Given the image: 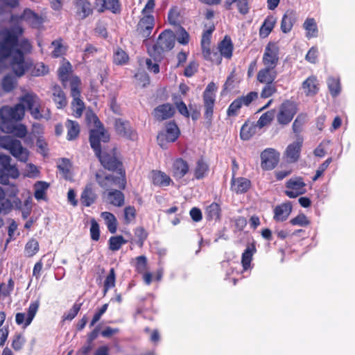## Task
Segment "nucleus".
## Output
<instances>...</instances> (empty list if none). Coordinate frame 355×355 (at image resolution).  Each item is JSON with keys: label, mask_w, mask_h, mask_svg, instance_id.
Returning <instances> with one entry per match:
<instances>
[{"label": "nucleus", "mask_w": 355, "mask_h": 355, "mask_svg": "<svg viewBox=\"0 0 355 355\" xmlns=\"http://www.w3.org/2000/svg\"><path fill=\"white\" fill-rule=\"evenodd\" d=\"M276 23V18L270 15L268 16L263 23L262 24L260 29H259V35L262 38H265L268 36V35L271 33L272 31L275 24Z\"/></svg>", "instance_id": "34"}, {"label": "nucleus", "mask_w": 355, "mask_h": 355, "mask_svg": "<svg viewBox=\"0 0 355 355\" xmlns=\"http://www.w3.org/2000/svg\"><path fill=\"white\" fill-rule=\"evenodd\" d=\"M11 20L13 21H19L21 20H24L31 27L35 28H40L44 22L41 16L29 8H26L23 13L20 15H12Z\"/></svg>", "instance_id": "11"}, {"label": "nucleus", "mask_w": 355, "mask_h": 355, "mask_svg": "<svg viewBox=\"0 0 355 355\" xmlns=\"http://www.w3.org/2000/svg\"><path fill=\"white\" fill-rule=\"evenodd\" d=\"M74 5L77 9V14L81 19H85L92 13V8L87 0H76Z\"/></svg>", "instance_id": "29"}, {"label": "nucleus", "mask_w": 355, "mask_h": 355, "mask_svg": "<svg viewBox=\"0 0 355 355\" xmlns=\"http://www.w3.org/2000/svg\"><path fill=\"white\" fill-rule=\"evenodd\" d=\"M206 214L208 220H216L219 219L220 216V208L219 205L216 202L211 203L207 207Z\"/></svg>", "instance_id": "44"}, {"label": "nucleus", "mask_w": 355, "mask_h": 355, "mask_svg": "<svg viewBox=\"0 0 355 355\" xmlns=\"http://www.w3.org/2000/svg\"><path fill=\"white\" fill-rule=\"evenodd\" d=\"M303 89L306 96H313L319 91L318 80L315 76H309L302 84Z\"/></svg>", "instance_id": "22"}, {"label": "nucleus", "mask_w": 355, "mask_h": 355, "mask_svg": "<svg viewBox=\"0 0 355 355\" xmlns=\"http://www.w3.org/2000/svg\"><path fill=\"white\" fill-rule=\"evenodd\" d=\"M251 187V182L245 178H236L234 171L231 180V190L239 193H243L248 191Z\"/></svg>", "instance_id": "21"}, {"label": "nucleus", "mask_w": 355, "mask_h": 355, "mask_svg": "<svg viewBox=\"0 0 355 355\" xmlns=\"http://www.w3.org/2000/svg\"><path fill=\"white\" fill-rule=\"evenodd\" d=\"M114 128L116 133L128 139L135 140L137 138V132L132 128L130 123L121 119L115 120Z\"/></svg>", "instance_id": "14"}, {"label": "nucleus", "mask_w": 355, "mask_h": 355, "mask_svg": "<svg viewBox=\"0 0 355 355\" xmlns=\"http://www.w3.org/2000/svg\"><path fill=\"white\" fill-rule=\"evenodd\" d=\"M25 114V108L21 103H17L12 107L3 106L0 109V123L17 122L21 121Z\"/></svg>", "instance_id": "7"}, {"label": "nucleus", "mask_w": 355, "mask_h": 355, "mask_svg": "<svg viewBox=\"0 0 355 355\" xmlns=\"http://www.w3.org/2000/svg\"><path fill=\"white\" fill-rule=\"evenodd\" d=\"M71 105L73 110V115L76 118L80 117L85 109V104L83 101L80 98L73 100Z\"/></svg>", "instance_id": "54"}, {"label": "nucleus", "mask_w": 355, "mask_h": 355, "mask_svg": "<svg viewBox=\"0 0 355 355\" xmlns=\"http://www.w3.org/2000/svg\"><path fill=\"white\" fill-rule=\"evenodd\" d=\"M256 247L254 244L248 245L241 256V264L243 270L247 271L251 267L252 257L256 252Z\"/></svg>", "instance_id": "28"}, {"label": "nucleus", "mask_w": 355, "mask_h": 355, "mask_svg": "<svg viewBox=\"0 0 355 355\" xmlns=\"http://www.w3.org/2000/svg\"><path fill=\"white\" fill-rule=\"evenodd\" d=\"M51 45L54 47L52 51V56L53 58H58L64 54V49L62 44V40H55L52 42Z\"/></svg>", "instance_id": "55"}, {"label": "nucleus", "mask_w": 355, "mask_h": 355, "mask_svg": "<svg viewBox=\"0 0 355 355\" xmlns=\"http://www.w3.org/2000/svg\"><path fill=\"white\" fill-rule=\"evenodd\" d=\"M119 178H121V176L115 177L112 175H104L103 172L96 173V182L101 187L107 190L113 184H118L119 186Z\"/></svg>", "instance_id": "24"}, {"label": "nucleus", "mask_w": 355, "mask_h": 355, "mask_svg": "<svg viewBox=\"0 0 355 355\" xmlns=\"http://www.w3.org/2000/svg\"><path fill=\"white\" fill-rule=\"evenodd\" d=\"M279 153L273 148H266L261 154V166L263 170L273 169L278 164Z\"/></svg>", "instance_id": "13"}, {"label": "nucleus", "mask_w": 355, "mask_h": 355, "mask_svg": "<svg viewBox=\"0 0 355 355\" xmlns=\"http://www.w3.org/2000/svg\"><path fill=\"white\" fill-rule=\"evenodd\" d=\"M109 140L110 135L103 128L92 130L89 132L90 145L96 156L105 168L118 172V174L121 176V178H119V188L124 189L126 181L122 163L114 155L101 151V142L106 143Z\"/></svg>", "instance_id": "1"}, {"label": "nucleus", "mask_w": 355, "mask_h": 355, "mask_svg": "<svg viewBox=\"0 0 355 355\" xmlns=\"http://www.w3.org/2000/svg\"><path fill=\"white\" fill-rule=\"evenodd\" d=\"M135 217L136 209L134 206H128L124 209V220L126 223H130Z\"/></svg>", "instance_id": "62"}, {"label": "nucleus", "mask_w": 355, "mask_h": 355, "mask_svg": "<svg viewBox=\"0 0 355 355\" xmlns=\"http://www.w3.org/2000/svg\"><path fill=\"white\" fill-rule=\"evenodd\" d=\"M155 26L154 16H143L140 18L137 26V31L142 37L148 39L150 37L153 29Z\"/></svg>", "instance_id": "15"}, {"label": "nucleus", "mask_w": 355, "mask_h": 355, "mask_svg": "<svg viewBox=\"0 0 355 355\" xmlns=\"http://www.w3.org/2000/svg\"><path fill=\"white\" fill-rule=\"evenodd\" d=\"M279 61V47L275 42H269L264 49L262 62L264 67L275 69Z\"/></svg>", "instance_id": "9"}, {"label": "nucleus", "mask_w": 355, "mask_h": 355, "mask_svg": "<svg viewBox=\"0 0 355 355\" xmlns=\"http://www.w3.org/2000/svg\"><path fill=\"white\" fill-rule=\"evenodd\" d=\"M216 87L214 83H209L206 89H205L202 95L203 104L205 108L204 116L206 120V123L210 125L214 114V107L216 101L215 92Z\"/></svg>", "instance_id": "6"}, {"label": "nucleus", "mask_w": 355, "mask_h": 355, "mask_svg": "<svg viewBox=\"0 0 355 355\" xmlns=\"http://www.w3.org/2000/svg\"><path fill=\"white\" fill-rule=\"evenodd\" d=\"M31 116L37 120L44 119L49 120L51 118V113L49 109H40L37 104L35 105L30 111Z\"/></svg>", "instance_id": "41"}, {"label": "nucleus", "mask_w": 355, "mask_h": 355, "mask_svg": "<svg viewBox=\"0 0 355 355\" xmlns=\"http://www.w3.org/2000/svg\"><path fill=\"white\" fill-rule=\"evenodd\" d=\"M39 250V243L37 240L32 239L25 246V252L28 257L35 255Z\"/></svg>", "instance_id": "51"}, {"label": "nucleus", "mask_w": 355, "mask_h": 355, "mask_svg": "<svg viewBox=\"0 0 355 355\" xmlns=\"http://www.w3.org/2000/svg\"><path fill=\"white\" fill-rule=\"evenodd\" d=\"M189 171V166L186 160L180 157L175 159L172 165V174L175 180H181Z\"/></svg>", "instance_id": "19"}, {"label": "nucleus", "mask_w": 355, "mask_h": 355, "mask_svg": "<svg viewBox=\"0 0 355 355\" xmlns=\"http://www.w3.org/2000/svg\"><path fill=\"white\" fill-rule=\"evenodd\" d=\"M90 236L93 241H97L100 238V229L98 223L95 219L91 220Z\"/></svg>", "instance_id": "60"}, {"label": "nucleus", "mask_w": 355, "mask_h": 355, "mask_svg": "<svg viewBox=\"0 0 355 355\" xmlns=\"http://www.w3.org/2000/svg\"><path fill=\"white\" fill-rule=\"evenodd\" d=\"M97 198L91 184H87L83 191L80 196V202L85 207L91 206Z\"/></svg>", "instance_id": "27"}, {"label": "nucleus", "mask_w": 355, "mask_h": 355, "mask_svg": "<svg viewBox=\"0 0 355 355\" xmlns=\"http://www.w3.org/2000/svg\"><path fill=\"white\" fill-rule=\"evenodd\" d=\"M277 77L275 69L264 67L260 69L257 75V80L261 83H272Z\"/></svg>", "instance_id": "25"}, {"label": "nucleus", "mask_w": 355, "mask_h": 355, "mask_svg": "<svg viewBox=\"0 0 355 355\" xmlns=\"http://www.w3.org/2000/svg\"><path fill=\"white\" fill-rule=\"evenodd\" d=\"M171 181V178L165 173L159 171L153 172V182L155 185L166 187L170 184Z\"/></svg>", "instance_id": "38"}, {"label": "nucleus", "mask_w": 355, "mask_h": 355, "mask_svg": "<svg viewBox=\"0 0 355 355\" xmlns=\"http://www.w3.org/2000/svg\"><path fill=\"white\" fill-rule=\"evenodd\" d=\"M80 80L78 77H74L71 81V95L73 100L80 98V91L78 88Z\"/></svg>", "instance_id": "52"}, {"label": "nucleus", "mask_w": 355, "mask_h": 355, "mask_svg": "<svg viewBox=\"0 0 355 355\" xmlns=\"http://www.w3.org/2000/svg\"><path fill=\"white\" fill-rule=\"evenodd\" d=\"M65 125L67 128V138L69 141L75 139L80 133V126L77 121L67 119Z\"/></svg>", "instance_id": "36"}, {"label": "nucleus", "mask_w": 355, "mask_h": 355, "mask_svg": "<svg viewBox=\"0 0 355 355\" xmlns=\"http://www.w3.org/2000/svg\"><path fill=\"white\" fill-rule=\"evenodd\" d=\"M39 308V302L37 301L31 303L28 309V313L26 318L25 327L28 326L33 321Z\"/></svg>", "instance_id": "49"}, {"label": "nucleus", "mask_w": 355, "mask_h": 355, "mask_svg": "<svg viewBox=\"0 0 355 355\" xmlns=\"http://www.w3.org/2000/svg\"><path fill=\"white\" fill-rule=\"evenodd\" d=\"M39 98L37 96L33 93H28L24 94L20 98V102L24 105V107H26L27 110L30 111L36 104H37Z\"/></svg>", "instance_id": "39"}, {"label": "nucleus", "mask_w": 355, "mask_h": 355, "mask_svg": "<svg viewBox=\"0 0 355 355\" xmlns=\"http://www.w3.org/2000/svg\"><path fill=\"white\" fill-rule=\"evenodd\" d=\"M32 44L28 39H21L19 48L10 55V65L12 72L18 77H21L31 69L33 62L31 59L25 58V55L31 53Z\"/></svg>", "instance_id": "2"}, {"label": "nucleus", "mask_w": 355, "mask_h": 355, "mask_svg": "<svg viewBox=\"0 0 355 355\" xmlns=\"http://www.w3.org/2000/svg\"><path fill=\"white\" fill-rule=\"evenodd\" d=\"M306 117V114L301 113L297 115L293 123V130L294 132L298 133L301 131L302 126L305 123Z\"/></svg>", "instance_id": "56"}, {"label": "nucleus", "mask_w": 355, "mask_h": 355, "mask_svg": "<svg viewBox=\"0 0 355 355\" xmlns=\"http://www.w3.org/2000/svg\"><path fill=\"white\" fill-rule=\"evenodd\" d=\"M175 110L173 105L170 103H164L157 106L153 112L155 118L162 121L166 120L173 116Z\"/></svg>", "instance_id": "23"}, {"label": "nucleus", "mask_w": 355, "mask_h": 355, "mask_svg": "<svg viewBox=\"0 0 355 355\" xmlns=\"http://www.w3.org/2000/svg\"><path fill=\"white\" fill-rule=\"evenodd\" d=\"M305 186L306 184L302 177H293L286 182V187L287 190L284 193L288 198H295L305 193Z\"/></svg>", "instance_id": "10"}, {"label": "nucleus", "mask_w": 355, "mask_h": 355, "mask_svg": "<svg viewBox=\"0 0 355 355\" xmlns=\"http://www.w3.org/2000/svg\"><path fill=\"white\" fill-rule=\"evenodd\" d=\"M127 241L122 236H111L109 239V248L112 251L119 250Z\"/></svg>", "instance_id": "45"}, {"label": "nucleus", "mask_w": 355, "mask_h": 355, "mask_svg": "<svg viewBox=\"0 0 355 355\" xmlns=\"http://www.w3.org/2000/svg\"><path fill=\"white\" fill-rule=\"evenodd\" d=\"M264 84L265 85L261 92V97L266 98L270 97L273 94H275L277 92V88L273 83Z\"/></svg>", "instance_id": "57"}, {"label": "nucleus", "mask_w": 355, "mask_h": 355, "mask_svg": "<svg viewBox=\"0 0 355 355\" xmlns=\"http://www.w3.org/2000/svg\"><path fill=\"white\" fill-rule=\"evenodd\" d=\"M24 29L20 26L0 31V58H8L19 48Z\"/></svg>", "instance_id": "3"}, {"label": "nucleus", "mask_w": 355, "mask_h": 355, "mask_svg": "<svg viewBox=\"0 0 355 355\" xmlns=\"http://www.w3.org/2000/svg\"><path fill=\"white\" fill-rule=\"evenodd\" d=\"M82 304L75 303L72 308L63 315L64 320H72L78 313Z\"/></svg>", "instance_id": "58"}, {"label": "nucleus", "mask_w": 355, "mask_h": 355, "mask_svg": "<svg viewBox=\"0 0 355 355\" xmlns=\"http://www.w3.org/2000/svg\"><path fill=\"white\" fill-rule=\"evenodd\" d=\"M327 85L331 96L334 98L338 96L341 92V85L339 77L329 76L327 79Z\"/></svg>", "instance_id": "30"}, {"label": "nucleus", "mask_w": 355, "mask_h": 355, "mask_svg": "<svg viewBox=\"0 0 355 355\" xmlns=\"http://www.w3.org/2000/svg\"><path fill=\"white\" fill-rule=\"evenodd\" d=\"M49 184L46 182L38 181L35 185L34 196L37 200H44L46 196V191L48 189Z\"/></svg>", "instance_id": "40"}, {"label": "nucleus", "mask_w": 355, "mask_h": 355, "mask_svg": "<svg viewBox=\"0 0 355 355\" xmlns=\"http://www.w3.org/2000/svg\"><path fill=\"white\" fill-rule=\"evenodd\" d=\"M208 171V164L202 158H200L196 162L193 169L194 178L196 180L203 179L207 175Z\"/></svg>", "instance_id": "35"}, {"label": "nucleus", "mask_w": 355, "mask_h": 355, "mask_svg": "<svg viewBox=\"0 0 355 355\" xmlns=\"http://www.w3.org/2000/svg\"><path fill=\"white\" fill-rule=\"evenodd\" d=\"M94 5L98 12L110 10L114 14H118L121 12L119 0H96Z\"/></svg>", "instance_id": "17"}, {"label": "nucleus", "mask_w": 355, "mask_h": 355, "mask_svg": "<svg viewBox=\"0 0 355 355\" xmlns=\"http://www.w3.org/2000/svg\"><path fill=\"white\" fill-rule=\"evenodd\" d=\"M175 35L171 30H165L159 35L156 44L148 48L149 55L156 61H160L166 51L171 50L175 45Z\"/></svg>", "instance_id": "4"}, {"label": "nucleus", "mask_w": 355, "mask_h": 355, "mask_svg": "<svg viewBox=\"0 0 355 355\" xmlns=\"http://www.w3.org/2000/svg\"><path fill=\"white\" fill-rule=\"evenodd\" d=\"M15 85V80L11 76L7 75V76H4L3 78L2 79L1 87H2L3 90L5 92H11L14 89Z\"/></svg>", "instance_id": "53"}, {"label": "nucleus", "mask_w": 355, "mask_h": 355, "mask_svg": "<svg viewBox=\"0 0 355 355\" xmlns=\"http://www.w3.org/2000/svg\"><path fill=\"white\" fill-rule=\"evenodd\" d=\"M0 129L6 133L12 134L19 138H24L27 134L26 125L23 124H17V122L8 125L6 123H0Z\"/></svg>", "instance_id": "20"}, {"label": "nucleus", "mask_w": 355, "mask_h": 355, "mask_svg": "<svg viewBox=\"0 0 355 355\" xmlns=\"http://www.w3.org/2000/svg\"><path fill=\"white\" fill-rule=\"evenodd\" d=\"M28 71L32 76H43L49 73V67L43 62L33 63L31 69Z\"/></svg>", "instance_id": "43"}, {"label": "nucleus", "mask_w": 355, "mask_h": 355, "mask_svg": "<svg viewBox=\"0 0 355 355\" xmlns=\"http://www.w3.org/2000/svg\"><path fill=\"white\" fill-rule=\"evenodd\" d=\"M295 21V15L293 11L287 10L284 15L281 21V30L287 33L291 31Z\"/></svg>", "instance_id": "31"}, {"label": "nucleus", "mask_w": 355, "mask_h": 355, "mask_svg": "<svg viewBox=\"0 0 355 355\" xmlns=\"http://www.w3.org/2000/svg\"><path fill=\"white\" fill-rule=\"evenodd\" d=\"M24 343H25L24 337L21 334H15L13 338L12 342V347L15 350L19 351L23 347Z\"/></svg>", "instance_id": "64"}, {"label": "nucleus", "mask_w": 355, "mask_h": 355, "mask_svg": "<svg viewBox=\"0 0 355 355\" xmlns=\"http://www.w3.org/2000/svg\"><path fill=\"white\" fill-rule=\"evenodd\" d=\"M292 209V203L289 201L277 205L273 209V219L276 222H283L286 220L291 214Z\"/></svg>", "instance_id": "16"}, {"label": "nucleus", "mask_w": 355, "mask_h": 355, "mask_svg": "<svg viewBox=\"0 0 355 355\" xmlns=\"http://www.w3.org/2000/svg\"><path fill=\"white\" fill-rule=\"evenodd\" d=\"M135 236L137 239L136 243L139 247H142L148 237V233L143 227H138L135 230Z\"/></svg>", "instance_id": "50"}, {"label": "nucleus", "mask_w": 355, "mask_h": 355, "mask_svg": "<svg viewBox=\"0 0 355 355\" xmlns=\"http://www.w3.org/2000/svg\"><path fill=\"white\" fill-rule=\"evenodd\" d=\"M318 48L315 46H312L307 52V53L305 56V60L311 64H315L318 61Z\"/></svg>", "instance_id": "63"}, {"label": "nucleus", "mask_w": 355, "mask_h": 355, "mask_svg": "<svg viewBox=\"0 0 355 355\" xmlns=\"http://www.w3.org/2000/svg\"><path fill=\"white\" fill-rule=\"evenodd\" d=\"M101 217L105 220L109 232L114 234L117 228V220L115 216L110 212L104 211L101 213Z\"/></svg>", "instance_id": "37"}, {"label": "nucleus", "mask_w": 355, "mask_h": 355, "mask_svg": "<svg viewBox=\"0 0 355 355\" xmlns=\"http://www.w3.org/2000/svg\"><path fill=\"white\" fill-rule=\"evenodd\" d=\"M303 27L307 31L308 37H316L318 36V26L313 18H307L304 22Z\"/></svg>", "instance_id": "42"}, {"label": "nucleus", "mask_w": 355, "mask_h": 355, "mask_svg": "<svg viewBox=\"0 0 355 355\" xmlns=\"http://www.w3.org/2000/svg\"><path fill=\"white\" fill-rule=\"evenodd\" d=\"M128 55L123 49L117 48L113 55L114 62L116 64L122 65L128 60Z\"/></svg>", "instance_id": "47"}, {"label": "nucleus", "mask_w": 355, "mask_h": 355, "mask_svg": "<svg viewBox=\"0 0 355 355\" xmlns=\"http://www.w3.org/2000/svg\"><path fill=\"white\" fill-rule=\"evenodd\" d=\"M0 147L8 150L19 162L26 163L28 160L29 151L18 139L10 136L0 137Z\"/></svg>", "instance_id": "5"}, {"label": "nucleus", "mask_w": 355, "mask_h": 355, "mask_svg": "<svg viewBox=\"0 0 355 355\" xmlns=\"http://www.w3.org/2000/svg\"><path fill=\"white\" fill-rule=\"evenodd\" d=\"M180 135V130L175 122L166 124V132H161L157 135L158 144L162 148H166V142H174Z\"/></svg>", "instance_id": "12"}, {"label": "nucleus", "mask_w": 355, "mask_h": 355, "mask_svg": "<svg viewBox=\"0 0 355 355\" xmlns=\"http://www.w3.org/2000/svg\"><path fill=\"white\" fill-rule=\"evenodd\" d=\"M275 110H270L263 113L257 121V125L259 128H263L269 124L275 117Z\"/></svg>", "instance_id": "46"}, {"label": "nucleus", "mask_w": 355, "mask_h": 355, "mask_svg": "<svg viewBox=\"0 0 355 355\" xmlns=\"http://www.w3.org/2000/svg\"><path fill=\"white\" fill-rule=\"evenodd\" d=\"M290 223L293 225L305 227L309 224V220L304 214H300L296 217L292 218Z\"/></svg>", "instance_id": "59"}, {"label": "nucleus", "mask_w": 355, "mask_h": 355, "mask_svg": "<svg viewBox=\"0 0 355 355\" xmlns=\"http://www.w3.org/2000/svg\"><path fill=\"white\" fill-rule=\"evenodd\" d=\"M303 139L298 137L296 141L289 144L285 152L287 161L291 163L297 162L300 157Z\"/></svg>", "instance_id": "18"}, {"label": "nucleus", "mask_w": 355, "mask_h": 355, "mask_svg": "<svg viewBox=\"0 0 355 355\" xmlns=\"http://www.w3.org/2000/svg\"><path fill=\"white\" fill-rule=\"evenodd\" d=\"M297 112V105L294 102L285 101L279 106L277 121L281 125H287L292 121Z\"/></svg>", "instance_id": "8"}, {"label": "nucleus", "mask_w": 355, "mask_h": 355, "mask_svg": "<svg viewBox=\"0 0 355 355\" xmlns=\"http://www.w3.org/2000/svg\"><path fill=\"white\" fill-rule=\"evenodd\" d=\"M106 200L111 205L118 207H122L125 203L124 194L116 189L109 190L107 193Z\"/></svg>", "instance_id": "26"}, {"label": "nucleus", "mask_w": 355, "mask_h": 355, "mask_svg": "<svg viewBox=\"0 0 355 355\" xmlns=\"http://www.w3.org/2000/svg\"><path fill=\"white\" fill-rule=\"evenodd\" d=\"M243 106V104L239 98L234 100L229 105L227 110V115L228 116H236L238 115L239 110Z\"/></svg>", "instance_id": "48"}, {"label": "nucleus", "mask_w": 355, "mask_h": 355, "mask_svg": "<svg viewBox=\"0 0 355 355\" xmlns=\"http://www.w3.org/2000/svg\"><path fill=\"white\" fill-rule=\"evenodd\" d=\"M177 34H178L177 40L180 44L186 45L189 43V35L187 33V31L185 30L184 28H183L182 26H180L178 28Z\"/></svg>", "instance_id": "61"}, {"label": "nucleus", "mask_w": 355, "mask_h": 355, "mask_svg": "<svg viewBox=\"0 0 355 355\" xmlns=\"http://www.w3.org/2000/svg\"><path fill=\"white\" fill-rule=\"evenodd\" d=\"M53 101L58 109L64 108L67 104L64 92L60 86L55 85L53 88Z\"/></svg>", "instance_id": "32"}, {"label": "nucleus", "mask_w": 355, "mask_h": 355, "mask_svg": "<svg viewBox=\"0 0 355 355\" xmlns=\"http://www.w3.org/2000/svg\"><path fill=\"white\" fill-rule=\"evenodd\" d=\"M218 49L222 56L230 58L232 56L233 44L230 37L225 36L218 44Z\"/></svg>", "instance_id": "33"}]
</instances>
